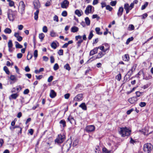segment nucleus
Here are the masks:
<instances>
[{
	"label": "nucleus",
	"instance_id": "f257e3e1",
	"mask_svg": "<svg viewBox=\"0 0 153 153\" xmlns=\"http://www.w3.org/2000/svg\"><path fill=\"white\" fill-rule=\"evenodd\" d=\"M130 130L126 127L120 128L119 131L120 134L123 137L129 136L130 134Z\"/></svg>",
	"mask_w": 153,
	"mask_h": 153
},
{
	"label": "nucleus",
	"instance_id": "f03ea898",
	"mask_svg": "<svg viewBox=\"0 0 153 153\" xmlns=\"http://www.w3.org/2000/svg\"><path fill=\"white\" fill-rule=\"evenodd\" d=\"M7 17L10 21H13L16 17V13L15 11L11 9H8L7 12Z\"/></svg>",
	"mask_w": 153,
	"mask_h": 153
},
{
	"label": "nucleus",
	"instance_id": "7ed1b4c3",
	"mask_svg": "<svg viewBox=\"0 0 153 153\" xmlns=\"http://www.w3.org/2000/svg\"><path fill=\"white\" fill-rule=\"evenodd\" d=\"M153 149V146L150 143H147L145 144L143 146L144 151L147 153L150 152Z\"/></svg>",
	"mask_w": 153,
	"mask_h": 153
},
{
	"label": "nucleus",
	"instance_id": "20e7f679",
	"mask_svg": "<svg viewBox=\"0 0 153 153\" xmlns=\"http://www.w3.org/2000/svg\"><path fill=\"white\" fill-rule=\"evenodd\" d=\"M25 8V5L24 2L22 1H20L18 7V9L19 12L22 14L24 13Z\"/></svg>",
	"mask_w": 153,
	"mask_h": 153
},
{
	"label": "nucleus",
	"instance_id": "39448f33",
	"mask_svg": "<svg viewBox=\"0 0 153 153\" xmlns=\"http://www.w3.org/2000/svg\"><path fill=\"white\" fill-rule=\"evenodd\" d=\"M65 139V136L64 135L59 134L56 139L55 142L58 143H61L64 141Z\"/></svg>",
	"mask_w": 153,
	"mask_h": 153
},
{
	"label": "nucleus",
	"instance_id": "423d86ee",
	"mask_svg": "<svg viewBox=\"0 0 153 153\" xmlns=\"http://www.w3.org/2000/svg\"><path fill=\"white\" fill-rule=\"evenodd\" d=\"M69 2L67 0H64L61 3V6L62 8L66 9L69 5Z\"/></svg>",
	"mask_w": 153,
	"mask_h": 153
},
{
	"label": "nucleus",
	"instance_id": "0eeeda50",
	"mask_svg": "<svg viewBox=\"0 0 153 153\" xmlns=\"http://www.w3.org/2000/svg\"><path fill=\"white\" fill-rule=\"evenodd\" d=\"M11 81L10 82V84H13L16 82L18 80L17 76L14 75H11L9 78Z\"/></svg>",
	"mask_w": 153,
	"mask_h": 153
},
{
	"label": "nucleus",
	"instance_id": "6e6552de",
	"mask_svg": "<svg viewBox=\"0 0 153 153\" xmlns=\"http://www.w3.org/2000/svg\"><path fill=\"white\" fill-rule=\"evenodd\" d=\"M83 99V94H79L76 95L74 98V100L75 101L79 102Z\"/></svg>",
	"mask_w": 153,
	"mask_h": 153
},
{
	"label": "nucleus",
	"instance_id": "1a4fd4ad",
	"mask_svg": "<svg viewBox=\"0 0 153 153\" xmlns=\"http://www.w3.org/2000/svg\"><path fill=\"white\" fill-rule=\"evenodd\" d=\"M7 45L8 48V51L10 53L13 52L14 48H13V45L12 41L11 40H9Z\"/></svg>",
	"mask_w": 153,
	"mask_h": 153
},
{
	"label": "nucleus",
	"instance_id": "9d476101",
	"mask_svg": "<svg viewBox=\"0 0 153 153\" xmlns=\"http://www.w3.org/2000/svg\"><path fill=\"white\" fill-rule=\"evenodd\" d=\"M93 8L94 9V7L90 5H88L86 8L85 11V13L86 15H88L89 14L91 13L92 11V9Z\"/></svg>",
	"mask_w": 153,
	"mask_h": 153
},
{
	"label": "nucleus",
	"instance_id": "9b49d317",
	"mask_svg": "<svg viewBox=\"0 0 153 153\" xmlns=\"http://www.w3.org/2000/svg\"><path fill=\"white\" fill-rule=\"evenodd\" d=\"M95 129V127L93 125L88 126L86 127V131L88 132H90L94 131Z\"/></svg>",
	"mask_w": 153,
	"mask_h": 153
},
{
	"label": "nucleus",
	"instance_id": "f8f14e48",
	"mask_svg": "<svg viewBox=\"0 0 153 153\" xmlns=\"http://www.w3.org/2000/svg\"><path fill=\"white\" fill-rule=\"evenodd\" d=\"M138 100V99L137 97H134L129 98L128 100V101L131 104H134L136 103Z\"/></svg>",
	"mask_w": 153,
	"mask_h": 153
},
{
	"label": "nucleus",
	"instance_id": "ddd939ff",
	"mask_svg": "<svg viewBox=\"0 0 153 153\" xmlns=\"http://www.w3.org/2000/svg\"><path fill=\"white\" fill-rule=\"evenodd\" d=\"M71 146V144L69 143H67L64 144L63 147L62 148V149H65L67 151H69Z\"/></svg>",
	"mask_w": 153,
	"mask_h": 153
},
{
	"label": "nucleus",
	"instance_id": "4468645a",
	"mask_svg": "<svg viewBox=\"0 0 153 153\" xmlns=\"http://www.w3.org/2000/svg\"><path fill=\"white\" fill-rule=\"evenodd\" d=\"M60 126L62 128H64L66 126V122L64 120H61L59 122Z\"/></svg>",
	"mask_w": 153,
	"mask_h": 153
},
{
	"label": "nucleus",
	"instance_id": "2eb2a0df",
	"mask_svg": "<svg viewBox=\"0 0 153 153\" xmlns=\"http://www.w3.org/2000/svg\"><path fill=\"white\" fill-rule=\"evenodd\" d=\"M56 95V93L53 90H51L50 91V97L52 98H54Z\"/></svg>",
	"mask_w": 153,
	"mask_h": 153
},
{
	"label": "nucleus",
	"instance_id": "dca6fc26",
	"mask_svg": "<svg viewBox=\"0 0 153 153\" xmlns=\"http://www.w3.org/2000/svg\"><path fill=\"white\" fill-rule=\"evenodd\" d=\"M123 11V8L122 7H120L119 8L117 14L119 17L121 16L122 15Z\"/></svg>",
	"mask_w": 153,
	"mask_h": 153
},
{
	"label": "nucleus",
	"instance_id": "f3484780",
	"mask_svg": "<svg viewBox=\"0 0 153 153\" xmlns=\"http://www.w3.org/2000/svg\"><path fill=\"white\" fill-rule=\"evenodd\" d=\"M98 49V48L96 47L92 50L91 51L90 53V56H92L97 53Z\"/></svg>",
	"mask_w": 153,
	"mask_h": 153
},
{
	"label": "nucleus",
	"instance_id": "a211bd4d",
	"mask_svg": "<svg viewBox=\"0 0 153 153\" xmlns=\"http://www.w3.org/2000/svg\"><path fill=\"white\" fill-rule=\"evenodd\" d=\"M34 8L37 10H38V9L40 7V3L38 1H36L34 2L33 3Z\"/></svg>",
	"mask_w": 153,
	"mask_h": 153
},
{
	"label": "nucleus",
	"instance_id": "6ab92c4d",
	"mask_svg": "<svg viewBox=\"0 0 153 153\" xmlns=\"http://www.w3.org/2000/svg\"><path fill=\"white\" fill-rule=\"evenodd\" d=\"M75 13L78 16L80 17L83 14V12L81 10H80L77 9L75 11Z\"/></svg>",
	"mask_w": 153,
	"mask_h": 153
},
{
	"label": "nucleus",
	"instance_id": "aec40b11",
	"mask_svg": "<svg viewBox=\"0 0 153 153\" xmlns=\"http://www.w3.org/2000/svg\"><path fill=\"white\" fill-rule=\"evenodd\" d=\"M19 96L18 94H12L9 97V99L11 100L12 99H16Z\"/></svg>",
	"mask_w": 153,
	"mask_h": 153
},
{
	"label": "nucleus",
	"instance_id": "412c9836",
	"mask_svg": "<svg viewBox=\"0 0 153 153\" xmlns=\"http://www.w3.org/2000/svg\"><path fill=\"white\" fill-rule=\"evenodd\" d=\"M79 107L82 108L84 110H86L87 109V106L85 103H82L79 105Z\"/></svg>",
	"mask_w": 153,
	"mask_h": 153
},
{
	"label": "nucleus",
	"instance_id": "4be33fe9",
	"mask_svg": "<svg viewBox=\"0 0 153 153\" xmlns=\"http://www.w3.org/2000/svg\"><path fill=\"white\" fill-rule=\"evenodd\" d=\"M68 120L72 124L75 123V121L74 118L71 116H69L68 118Z\"/></svg>",
	"mask_w": 153,
	"mask_h": 153
},
{
	"label": "nucleus",
	"instance_id": "5701e85b",
	"mask_svg": "<svg viewBox=\"0 0 153 153\" xmlns=\"http://www.w3.org/2000/svg\"><path fill=\"white\" fill-rule=\"evenodd\" d=\"M79 30V28L76 26H73L71 28V31L73 33L77 32Z\"/></svg>",
	"mask_w": 153,
	"mask_h": 153
},
{
	"label": "nucleus",
	"instance_id": "b1692460",
	"mask_svg": "<svg viewBox=\"0 0 153 153\" xmlns=\"http://www.w3.org/2000/svg\"><path fill=\"white\" fill-rule=\"evenodd\" d=\"M4 32L6 34H10L11 33L12 30L10 28L7 27L4 30Z\"/></svg>",
	"mask_w": 153,
	"mask_h": 153
},
{
	"label": "nucleus",
	"instance_id": "393cba45",
	"mask_svg": "<svg viewBox=\"0 0 153 153\" xmlns=\"http://www.w3.org/2000/svg\"><path fill=\"white\" fill-rule=\"evenodd\" d=\"M95 30L96 33L99 35H101L102 34V32H100V29L99 27H96L95 29Z\"/></svg>",
	"mask_w": 153,
	"mask_h": 153
},
{
	"label": "nucleus",
	"instance_id": "a878e982",
	"mask_svg": "<svg viewBox=\"0 0 153 153\" xmlns=\"http://www.w3.org/2000/svg\"><path fill=\"white\" fill-rule=\"evenodd\" d=\"M105 54V53H104L102 51L100 52L97 55V58L99 59L101 58Z\"/></svg>",
	"mask_w": 153,
	"mask_h": 153
},
{
	"label": "nucleus",
	"instance_id": "bb28decb",
	"mask_svg": "<svg viewBox=\"0 0 153 153\" xmlns=\"http://www.w3.org/2000/svg\"><path fill=\"white\" fill-rule=\"evenodd\" d=\"M123 59L124 61H127L129 60V56L128 54H125L123 57Z\"/></svg>",
	"mask_w": 153,
	"mask_h": 153
},
{
	"label": "nucleus",
	"instance_id": "cd10ccee",
	"mask_svg": "<svg viewBox=\"0 0 153 153\" xmlns=\"http://www.w3.org/2000/svg\"><path fill=\"white\" fill-rule=\"evenodd\" d=\"M7 1L9 2V5L10 7L14 6L15 8V7L14 5V2L11 0H7Z\"/></svg>",
	"mask_w": 153,
	"mask_h": 153
},
{
	"label": "nucleus",
	"instance_id": "c85d7f7f",
	"mask_svg": "<svg viewBox=\"0 0 153 153\" xmlns=\"http://www.w3.org/2000/svg\"><path fill=\"white\" fill-rule=\"evenodd\" d=\"M39 10H37L34 13V19L36 20H37L38 19V15L39 13Z\"/></svg>",
	"mask_w": 153,
	"mask_h": 153
},
{
	"label": "nucleus",
	"instance_id": "c756f323",
	"mask_svg": "<svg viewBox=\"0 0 153 153\" xmlns=\"http://www.w3.org/2000/svg\"><path fill=\"white\" fill-rule=\"evenodd\" d=\"M15 44H16L15 47L16 48H22L23 46L22 45L20 44L18 42H15Z\"/></svg>",
	"mask_w": 153,
	"mask_h": 153
},
{
	"label": "nucleus",
	"instance_id": "7c9ffc66",
	"mask_svg": "<svg viewBox=\"0 0 153 153\" xmlns=\"http://www.w3.org/2000/svg\"><path fill=\"white\" fill-rule=\"evenodd\" d=\"M50 35L52 37H55L58 36L56 33L53 30L51 31Z\"/></svg>",
	"mask_w": 153,
	"mask_h": 153
},
{
	"label": "nucleus",
	"instance_id": "2f4dec72",
	"mask_svg": "<svg viewBox=\"0 0 153 153\" xmlns=\"http://www.w3.org/2000/svg\"><path fill=\"white\" fill-rule=\"evenodd\" d=\"M85 21L86 24L87 25H90V21L88 17H86L85 18Z\"/></svg>",
	"mask_w": 153,
	"mask_h": 153
},
{
	"label": "nucleus",
	"instance_id": "473e14b6",
	"mask_svg": "<svg viewBox=\"0 0 153 153\" xmlns=\"http://www.w3.org/2000/svg\"><path fill=\"white\" fill-rule=\"evenodd\" d=\"M93 30H91L90 32L89 36H88V39L89 40H91L94 36V35L93 33Z\"/></svg>",
	"mask_w": 153,
	"mask_h": 153
},
{
	"label": "nucleus",
	"instance_id": "72a5a7b5",
	"mask_svg": "<svg viewBox=\"0 0 153 153\" xmlns=\"http://www.w3.org/2000/svg\"><path fill=\"white\" fill-rule=\"evenodd\" d=\"M51 46L52 48L54 49H56L57 47L56 44L54 42L52 43L51 44Z\"/></svg>",
	"mask_w": 153,
	"mask_h": 153
},
{
	"label": "nucleus",
	"instance_id": "f704fd0d",
	"mask_svg": "<svg viewBox=\"0 0 153 153\" xmlns=\"http://www.w3.org/2000/svg\"><path fill=\"white\" fill-rule=\"evenodd\" d=\"M44 37L45 35L43 33H41L39 34V39H41V41H42L43 40Z\"/></svg>",
	"mask_w": 153,
	"mask_h": 153
},
{
	"label": "nucleus",
	"instance_id": "c9c22d12",
	"mask_svg": "<svg viewBox=\"0 0 153 153\" xmlns=\"http://www.w3.org/2000/svg\"><path fill=\"white\" fill-rule=\"evenodd\" d=\"M148 4V2H145V4L143 5L142 6L141 8V10H143L146 8Z\"/></svg>",
	"mask_w": 153,
	"mask_h": 153
},
{
	"label": "nucleus",
	"instance_id": "e433bc0d",
	"mask_svg": "<svg viewBox=\"0 0 153 153\" xmlns=\"http://www.w3.org/2000/svg\"><path fill=\"white\" fill-rule=\"evenodd\" d=\"M3 70L7 74H9L10 71L8 68L6 66H5L4 67Z\"/></svg>",
	"mask_w": 153,
	"mask_h": 153
},
{
	"label": "nucleus",
	"instance_id": "4c0bfd02",
	"mask_svg": "<svg viewBox=\"0 0 153 153\" xmlns=\"http://www.w3.org/2000/svg\"><path fill=\"white\" fill-rule=\"evenodd\" d=\"M133 39H134V38H133V37H131L128 38L127 40V41H126V44L127 45H128L131 41L133 40Z\"/></svg>",
	"mask_w": 153,
	"mask_h": 153
},
{
	"label": "nucleus",
	"instance_id": "58836bf2",
	"mask_svg": "<svg viewBox=\"0 0 153 153\" xmlns=\"http://www.w3.org/2000/svg\"><path fill=\"white\" fill-rule=\"evenodd\" d=\"M64 68L68 71H69L71 69V68L68 64H66L64 66Z\"/></svg>",
	"mask_w": 153,
	"mask_h": 153
},
{
	"label": "nucleus",
	"instance_id": "ea45409f",
	"mask_svg": "<svg viewBox=\"0 0 153 153\" xmlns=\"http://www.w3.org/2000/svg\"><path fill=\"white\" fill-rule=\"evenodd\" d=\"M128 28L129 30H134V27L133 25H129Z\"/></svg>",
	"mask_w": 153,
	"mask_h": 153
},
{
	"label": "nucleus",
	"instance_id": "a19ab883",
	"mask_svg": "<svg viewBox=\"0 0 153 153\" xmlns=\"http://www.w3.org/2000/svg\"><path fill=\"white\" fill-rule=\"evenodd\" d=\"M116 79L118 81H120L121 79V74H119L117 75L116 76Z\"/></svg>",
	"mask_w": 153,
	"mask_h": 153
},
{
	"label": "nucleus",
	"instance_id": "79ce46f5",
	"mask_svg": "<svg viewBox=\"0 0 153 153\" xmlns=\"http://www.w3.org/2000/svg\"><path fill=\"white\" fill-rule=\"evenodd\" d=\"M48 28L47 26H45L43 27L42 28V31L45 33H46L48 32Z\"/></svg>",
	"mask_w": 153,
	"mask_h": 153
},
{
	"label": "nucleus",
	"instance_id": "37998d69",
	"mask_svg": "<svg viewBox=\"0 0 153 153\" xmlns=\"http://www.w3.org/2000/svg\"><path fill=\"white\" fill-rule=\"evenodd\" d=\"M53 68L55 71H56L58 70L59 68L58 64L57 63L55 64L53 66Z\"/></svg>",
	"mask_w": 153,
	"mask_h": 153
},
{
	"label": "nucleus",
	"instance_id": "c03bdc74",
	"mask_svg": "<svg viewBox=\"0 0 153 153\" xmlns=\"http://www.w3.org/2000/svg\"><path fill=\"white\" fill-rule=\"evenodd\" d=\"M124 8L125 10H128V9H130V7H129V4H128L126 3L124 4Z\"/></svg>",
	"mask_w": 153,
	"mask_h": 153
},
{
	"label": "nucleus",
	"instance_id": "a18cd8bd",
	"mask_svg": "<svg viewBox=\"0 0 153 153\" xmlns=\"http://www.w3.org/2000/svg\"><path fill=\"white\" fill-rule=\"evenodd\" d=\"M102 152L103 153H110L111 152L108 151L106 148H103L102 149Z\"/></svg>",
	"mask_w": 153,
	"mask_h": 153
},
{
	"label": "nucleus",
	"instance_id": "49530a36",
	"mask_svg": "<svg viewBox=\"0 0 153 153\" xmlns=\"http://www.w3.org/2000/svg\"><path fill=\"white\" fill-rule=\"evenodd\" d=\"M33 56L35 58V59L38 56V51L37 50H36L34 51V52Z\"/></svg>",
	"mask_w": 153,
	"mask_h": 153
},
{
	"label": "nucleus",
	"instance_id": "de8ad7c7",
	"mask_svg": "<svg viewBox=\"0 0 153 153\" xmlns=\"http://www.w3.org/2000/svg\"><path fill=\"white\" fill-rule=\"evenodd\" d=\"M139 105L141 107H144L146 105V103L144 102H141L139 103Z\"/></svg>",
	"mask_w": 153,
	"mask_h": 153
},
{
	"label": "nucleus",
	"instance_id": "09e8293b",
	"mask_svg": "<svg viewBox=\"0 0 153 153\" xmlns=\"http://www.w3.org/2000/svg\"><path fill=\"white\" fill-rule=\"evenodd\" d=\"M62 15L64 17H66L67 15V12L66 11H63L62 13Z\"/></svg>",
	"mask_w": 153,
	"mask_h": 153
},
{
	"label": "nucleus",
	"instance_id": "8fccbe9b",
	"mask_svg": "<svg viewBox=\"0 0 153 153\" xmlns=\"http://www.w3.org/2000/svg\"><path fill=\"white\" fill-rule=\"evenodd\" d=\"M83 41V40L82 39H81L79 40L78 41V42H77L78 47H80L81 43Z\"/></svg>",
	"mask_w": 153,
	"mask_h": 153
},
{
	"label": "nucleus",
	"instance_id": "3c124183",
	"mask_svg": "<svg viewBox=\"0 0 153 153\" xmlns=\"http://www.w3.org/2000/svg\"><path fill=\"white\" fill-rule=\"evenodd\" d=\"M92 18L93 19L97 18V20L99 19L100 18V17L97 14L93 15L92 16Z\"/></svg>",
	"mask_w": 153,
	"mask_h": 153
},
{
	"label": "nucleus",
	"instance_id": "603ef678",
	"mask_svg": "<svg viewBox=\"0 0 153 153\" xmlns=\"http://www.w3.org/2000/svg\"><path fill=\"white\" fill-rule=\"evenodd\" d=\"M112 9V8L109 5H108L106 6V9L107 10H109V11H111Z\"/></svg>",
	"mask_w": 153,
	"mask_h": 153
},
{
	"label": "nucleus",
	"instance_id": "864d4df0",
	"mask_svg": "<svg viewBox=\"0 0 153 153\" xmlns=\"http://www.w3.org/2000/svg\"><path fill=\"white\" fill-rule=\"evenodd\" d=\"M58 53L59 55H63V50L62 49L59 50L58 51Z\"/></svg>",
	"mask_w": 153,
	"mask_h": 153
},
{
	"label": "nucleus",
	"instance_id": "5fc2aeb1",
	"mask_svg": "<svg viewBox=\"0 0 153 153\" xmlns=\"http://www.w3.org/2000/svg\"><path fill=\"white\" fill-rule=\"evenodd\" d=\"M36 79L38 80H40L43 77V75H41L39 76H36Z\"/></svg>",
	"mask_w": 153,
	"mask_h": 153
},
{
	"label": "nucleus",
	"instance_id": "6e6d98bb",
	"mask_svg": "<svg viewBox=\"0 0 153 153\" xmlns=\"http://www.w3.org/2000/svg\"><path fill=\"white\" fill-rule=\"evenodd\" d=\"M53 77L52 76H50L48 79V82H50L52 81L53 79Z\"/></svg>",
	"mask_w": 153,
	"mask_h": 153
},
{
	"label": "nucleus",
	"instance_id": "4d7b16f0",
	"mask_svg": "<svg viewBox=\"0 0 153 153\" xmlns=\"http://www.w3.org/2000/svg\"><path fill=\"white\" fill-rule=\"evenodd\" d=\"M75 39L77 41L78 39H79L80 40L82 39V36L80 35L77 36H75Z\"/></svg>",
	"mask_w": 153,
	"mask_h": 153
},
{
	"label": "nucleus",
	"instance_id": "13d9d810",
	"mask_svg": "<svg viewBox=\"0 0 153 153\" xmlns=\"http://www.w3.org/2000/svg\"><path fill=\"white\" fill-rule=\"evenodd\" d=\"M117 3L116 1H111L110 2V4L112 6H114L116 5Z\"/></svg>",
	"mask_w": 153,
	"mask_h": 153
},
{
	"label": "nucleus",
	"instance_id": "bf43d9fd",
	"mask_svg": "<svg viewBox=\"0 0 153 153\" xmlns=\"http://www.w3.org/2000/svg\"><path fill=\"white\" fill-rule=\"evenodd\" d=\"M23 56L22 54V53H18L17 55V57L18 59H20L22 58Z\"/></svg>",
	"mask_w": 153,
	"mask_h": 153
},
{
	"label": "nucleus",
	"instance_id": "052dcab7",
	"mask_svg": "<svg viewBox=\"0 0 153 153\" xmlns=\"http://www.w3.org/2000/svg\"><path fill=\"white\" fill-rule=\"evenodd\" d=\"M70 96V94L69 93H67V94H65L64 97L65 99H68L69 98Z\"/></svg>",
	"mask_w": 153,
	"mask_h": 153
},
{
	"label": "nucleus",
	"instance_id": "680f3d73",
	"mask_svg": "<svg viewBox=\"0 0 153 153\" xmlns=\"http://www.w3.org/2000/svg\"><path fill=\"white\" fill-rule=\"evenodd\" d=\"M29 92V90L28 89H25L24 92H23V94H27Z\"/></svg>",
	"mask_w": 153,
	"mask_h": 153
},
{
	"label": "nucleus",
	"instance_id": "e2e57ef3",
	"mask_svg": "<svg viewBox=\"0 0 153 153\" xmlns=\"http://www.w3.org/2000/svg\"><path fill=\"white\" fill-rule=\"evenodd\" d=\"M53 20L54 21H56V22H58V17L56 15H55L53 17Z\"/></svg>",
	"mask_w": 153,
	"mask_h": 153
},
{
	"label": "nucleus",
	"instance_id": "0e129e2a",
	"mask_svg": "<svg viewBox=\"0 0 153 153\" xmlns=\"http://www.w3.org/2000/svg\"><path fill=\"white\" fill-rule=\"evenodd\" d=\"M51 1V0H49L47 1L46 2L45 5L46 6H50L51 4L50 2Z\"/></svg>",
	"mask_w": 153,
	"mask_h": 153
},
{
	"label": "nucleus",
	"instance_id": "69168bd1",
	"mask_svg": "<svg viewBox=\"0 0 153 153\" xmlns=\"http://www.w3.org/2000/svg\"><path fill=\"white\" fill-rule=\"evenodd\" d=\"M136 94L137 95L136 97H140L141 96L142 93L139 91H137L136 92Z\"/></svg>",
	"mask_w": 153,
	"mask_h": 153
},
{
	"label": "nucleus",
	"instance_id": "338daca9",
	"mask_svg": "<svg viewBox=\"0 0 153 153\" xmlns=\"http://www.w3.org/2000/svg\"><path fill=\"white\" fill-rule=\"evenodd\" d=\"M50 60L51 62V63H53L54 62V59L53 57L52 56H51L50 57Z\"/></svg>",
	"mask_w": 153,
	"mask_h": 153
},
{
	"label": "nucleus",
	"instance_id": "774afa93",
	"mask_svg": "<svg viewBox=\"0 0 153 153\" xmlns=\"http://www.w3.org/2000/svg\"><path fill=\"white\" fill-rule=\"evenodd\" d=\"M43 60H44V61H45V62L47 61L48 59V58L46 56H43Z\"/></svg>",
	"mask_w": 153,
	"mask_h": 153
}]
</instances>
